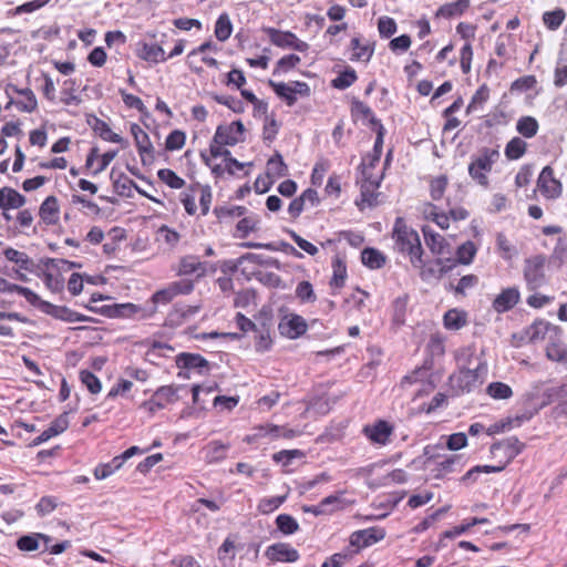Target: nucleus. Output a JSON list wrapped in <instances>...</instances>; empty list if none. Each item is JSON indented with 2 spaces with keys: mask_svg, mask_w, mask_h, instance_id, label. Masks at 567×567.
<instances>
[{
  "mask_svg": "<svg viewBox=\"0 0 567 567\" xmlns=\"http://www.w3.org/2000/svg\"><path fill=\"white\" fill-rule=\"evenodd\" d=\"M300 63V58L297 54H288L282 56L276 64L274 74L286 73Z\"/></svg>",
  "mask_w": 567,
  "mask_h": 567,
  "instance_id": "4d7b16f0",
  "label": "nucleus"
},
{
  "mask_svg": "<svg viewBox=\"0 0 567 567\" xmlns=\"http://www.w3.org/2000/svg\"><path fill=\"white\" fill-rule=\"evenodd\" d=\"M537 188L547 199H555L561 195L563 186L560 181L555 178L550 166H545L537 179Z\"/></svg>",
  "mask_w": 567,
  "mask_h": 567,
  "instance_id": "1a4fd4ad",
  "label": "nucleus"
},
{
  "mask_svg": "<svg viewBox=\"0 0 567 567\" xmlns=\"http://www.w3.org/2000/svg\"><path fill=\"white\" fill-rule=\"evenodd\" d=\"M476 246L473 241L467 240L466 243L462 244L457 250H456V259L462 265H470L475 255H476Z\"/></svg>",
  "mask_w": 567,
  "mask_h": 567,
  "instance_id": "37998d69",
  "label": "nucleus"
},
{
  "mask_svg": "<svg viewBox=\"0 0 567 567\" xmlns=\"http://www.w3.org/2000/svg\"><path fill=\"white\" fill-rule=\"evenodd\" d=\"M526 146L525 141L519 137H514L507 143L505 147V155L509 159H518L524 155Z\"/></svg>",
  "mask_w": 567,
  "mask_h": 567,
  "instance_id": "09e8293b",
  "label": "nucleus"
},
{
  "mask_svg": "<svg viewBox=\"0 0 567 567\" xmlns=\"http://www.w3.org/2000/svg\"><path fill=\"white\" fill-rule=\"evenodd\" d=\"M245 127L241 121H235L227 125H219L214 135V142L234 146L244 141Z\"/></svg>",
  "mask_w": 567,
  "mask_h": 567,
  "instance_id": "6e6552de",
  "label": "nucleus"
},
{
  "mask_svg": "<svg viewBox=\"0 0 567 567\" xmlns=\"http://www.w3.org/2000/svg\"><path fill=\"white\" fill-rule=\"evenodd\" d=\"M278 529L285 535H292L299 529L297 520L288 514H280L276 518Z\"/></svg>",
  "mask_w": 567,
  "mask_h": 567,
  "instance_id": "c03bdc74",
  "label": "nucleus"
},
{
  "mask_svg": "<svg viewBox=\"0 0 567 567\" xmlns=\"http://www.w3.org/2000/svg\"><path fill=\"white\" fill-rule=\"evenodd\" d=\"M447 186V178L445 176H439L431 182V197L434 200H439L443 197Z\"/></svg>",
  "mask_w": 567,
  "mask_h": 567,
  "instance_id": "69168bd1",
  "label": "nucleus"
},
{
  "mask_svg": "<svg viewBox=\"0 0 567 567\" xmlns=\"http://www.w3.org/2000/svg\"><path fill=\"white\" fill-rule=\"evenodd\" d=\"M196 195L197 193H193V185L179 195V199L188 215H195L197 210Z\"/></svg>",
  "mask_w": 567,
  "mask_h": 567,
  "instance_id": "052dcab7",
  "label": "nucleus"
},
{
  "mask_svg": "<svg viewBox=\"0 0 567 567\" xmlns=\"http://www.w3.org/2000/svg\"><path fill=\"white\" fill-rule=\"evenodd\" d=\"M394 426L385 420H377L373 423L367 424L362 429L363 435L368 441L378 447L388 445L391 442Z\"/></svg>",
  "mask_w": 567,
  "mask_h": 567,
  "instance_id": "39448f33",
  "label": "nucleus"
},
{
  "mask_svg": "<svg viewBox=\"0 0 567 567\" xmlns=\"http://www.w3.org/2000/svg\"><path fill=\"white\" fill-rule=\"evenodd\" d=\"M489 97V89L484 84L473 95L470 104L466 107V113H473L477 111Z\"/></svg>",
  "mask_w": 567,
  "mask_h": 567,
  "instance_id": "8fccbe9b",
  "label": "nucleus"
},
{
  "mask_svg": "<svg viewBox=\"0 0 567 567\" xmlns=\"http://www.w3.org/2000/svg\"><path fill=\"white\" fill-rule=\"evenodd\" d=\"M519 297L520 295L517 288H506L496 296L493 301V308L498 313L506 312L518 303Z\"/></svg>",
  "mask_w": 567,
  "mask_h": 567,
  "instance_id": "2eb2a0df",
  "label": "nucleus"
},
{
  "mask_svg": "<svg viewBox=\"0 0 567 567\" xmlns=\"http://www.w3.org/2000/svg\"><path fill=\"white\" fill-rule=\"evenodd\" d=\"M289 235L292 238V240L297 244V246L307 254H309L310 256H315L318 254L319 250L317 246L299 236L296 231L289 230Z\"/></svg>",
  "mask_w": 567,
  "mask_h": 567,
  "instance_id": "774afa93",
  "label": "nucleus"
},
{
  "mask_svg": "<svg viewBox=\"0 0 567 567\" xmlns=\"http://www.w3.org/2000/svg\"><path fill=\"white\" fill-rule=\"evenodd\" d=\"M523 449L524 444L516 436H511L492 444L491 453L493 455L503 453L504 457L507 460V462H509L515 458L523 451Z\"/></svg>",
  "mask_w": 567,
  "mask_h": 567,
  "instance_id": "ddd939ff",
  "label": "nucleus"
},
{
  "mask_svg": "<svg viewBox=\"0 0 567 567\" xmlns=\"http://www.w3.org/2000/svg\"><path fill=\"white\" fill-rule=\"evenodd\" d=\"M92 125L93 131L104 141L112 142V143H122L123 138L112 132L109 124L97 117H93V123L89 122Z\"/></svg>",
  "mask_w": 567,
  "mask_h": 567,
  "instance_id": "c85d7f7f",
  "label": "nucleus"
},
{
  "mask_svg": "<svg viewBox=\"0 0 567 567\" xmlns=\"http://www.w3.org/2000/svg\"><path fill=\"white\" fill-rule=\"evenodd\" d=\"M385 533L381 528L372 527L362 530H357L352 533V535L350 536V544L358 548L368 547L383 539Z\"/></svg>",
  "mask_w": 567,
  "mask_h": 567,
  "instance_id": "4468645a",
  "label": "nucleus"
},
{
  "mask_svg": "<svg viewBox=\"0 0 567 567\" xmlns=\"http://www.w3.org/2000/svg\"><path fill=\"white\" fill-rule=\"evenodd\" d=\"M267 175L271 178H280L288 175V167L280 154L277 153L268 161Z\"/></svg>",
  "mask_w": 567,
  "mask_h": 567,
  "instance_id": "f704fd0d",
  "label": "nucleus"
},
{
  "mask_svg": "<svg viewBox=\"0 0 567 567\" xmlns=\"http://www.w3.org/2000/svg\"><path fill=\"white\" fill-rule=\"evenodd\" d=\"M296 434H297V432L291 429L280 427L277 425H267V426H260L258 429V433L256 434V436L270 435L271 437L282 436L286 439H291V437L296 436Z\"/></svg>",
  "mask_w": 567,
  "mask_h": 567,
  "instance_id": "a19ab883",
  "label": "nucleus"
},
{
  "mask_svg": "<svg viewBox=\"0 0 567 567\" xmlns=\"http://www.w3.org/2000/svg\"><path fill=\"white\" fill-rule=\"evenodd\" d=\"M351 49H352V61H363L368 62L372 54L373 49L369 44L362 45L359 38H353L351 40Z\"/></svg>",
  "mask_w": 567,
  "mask_h": 567,
  "instance_id": "4c0bfd02",
  "label": "nucleus"
},
{
  "mask_svg": "<svg viewBox=\"0 0 567 567\" xmlns=\"http://www.w3.org/2000/svg\"><path fill=\"white\" fill-rule=\"evenodd\" d=\"M80 380L92 394H97L101 392V381L91 371H80Z\"/></svg>",
  "mask_w": 567,
  "mask_h": 567,
  "instance_id": "6e6d98bb",
  "label": "nucleus"
},
{
  "mask_svg": "<svg viewBox=\"0 0 567 567\" xmlns=\"http://www.w3.org/2000/svg\"><path fill=\"white\" fill-rule=\"evenodd\" d=\"M408 481V473L402 468L393 470L382 477V485H398L404 484Z\"/></svg>",
  "mask_w": 567,
  "mask_h": 567,
  "instance_id": "e2e57ef3",
  "label": "nucleus"
},
{
  "mask_svg": "<svg viewBox=\"0 0 567 567\" xmlns=\"http://www.w3.org/2000/svg\"><path fill=\"white\" fill-rule=\"evenodd\" d=\"M566 13L563 9L547 11L543 14L544 24L549 30H557L564 22Z\"/></svg>",
  "mask_w": 567,
  "mask_h": 567,
  "instance_id": "3c124183",
  "label": "nucleus"
},
{
  "mask_svg": "<svg viewBox=\"0 0 567 567\" xmlns=\"http://www.w3.org/2000/svg\"><path fill=\"white\" fill-rule=\"evenodd\" d=\"M392 238L394 249L406 255L413 268L422 269L425 266L420 236L416 230L406 225L402 217H398L394 221Z\"/></svg>",
  "mask_w": 567,
  "mask_h": 567,
  "instance_id": "f257e3e1",
  "label": "nucleus"
},
{
  "mask_svg": "<svg viewBox=\"0 0 567 567\" xmlns=\"http://www.w3.org/2000/svg\"><path fill=\"white\" fill-rule=\"evenodd\" d=\"M296 297L302 302V303H312L317 300V296L313 291L312 285L303 280L297 285L296 288Z\"/></svg>",
  "mask_w": 567,
  "mask_h": 567,
  "instance_id": "603ef678",
  "label": "nucleus"
},
{
  "mask_svg": "<svg viewBox=\"0 0 567 567\" xmlns=\"http://www.w3.org/2000/svg\"><path fill=\"white\" fill-rule=\"evenodd\" d=\"M138 56L142 60L158 63L167 60L162 47L157 44L143 43L138 50Z\"/></svg>",
  "mask_w": 567,
  "mask_h": 567,
  "instance_id": "bb28decb",
  "label": "nucleus"
},
{
  "mask_svg": "<svg viewBox=\"0 0 567 567\" xmlns=\"http://www.w3.org/2000/svg\"><path fill=\"white\" fill-rule=\"evenodd\" d=\"M351 112L353 116L368 121L374 130H378L379 125H382L380 120L374 116L372 110L359 100L352 102Z\"/></svg>",
  "mask_w": 567,
  "mask_h": 567,
  "instance_id": "393cba45",
  "label": "nucleus"
},
{
  "mask_svg": "<svg viewBox=\"0 0 567 567\" xmlns=\"http://www.w3.org/2000/svg\"><path fill=\"white\" fill-rule=\"evenodd\" d=\"M287 494L281 496L265 497L258 503V511L261 514H270L284 504L287 499Z\"/></svg>",
  "mask_w": 567,
  "mask_h": 567,
  "instance_id": "49530a36",
  "label": "nucleus"
},
{
  "mask_svg": "<svg viewBox=\"0 0 567 567\" xmlns=\"http://www.w3.org/2000/svg\"><path fill=\"white\" fill-rule=\"evenodd\" d=\"M470 7V0H457L455 2L445 3L436 11V17L452 18L463 14Z\"/></svg>",
  "mask_w": 567,
  "mask_h": 567,
  "instance_id": "c756f323",
  "label": "nucleus"
},
{
  "mask_svg": "<svg viewBox=\"0 0 567 567\" xmlns=\"http://www.w3.org/2000/svg\"><path fill=\"white\" fill-rule=\"evenodd\" d=\"M39 215L47 225H54L59 220V204L55 196H49L44 199L40 206Z\"/></svg>",
  "mask_w": 567,
  "mask_h": 567,
  "instance_id": "5701e85b",
  "label": "nucleus"
},
{
  "mask_svg": "<svg viewBox=\"0 0 567 567\" xmlns=\"http://www.w3.org/2000/svg\"><path fill=\"white\" fill-rule=\"evenodd\" d=\"M357 80L355 71L348 69L340 73L336 79L332 80V86L339 90H344L351 86Z\"/></svg>",
  "mask_w": 567,
  "mask_h": 567,
  "instance_id": "13d9d810",
  "label": "nucleus"
},
{
  "mask_svg": "<svg viewBox=\"0 0 567 567\" xmlns=\"http://www.w3.org/2000/svg\"><path fill=\"white\" fill-rule=\"evenodd\" d=\"M268 84L272 87V90L279 97L284 99L287 102L289 106H292L296 103L297 97L293 96L289 84H286L284 82H275L272 80H269Z\"/></svg>",
  "mask_w": 567,
  "mask_h": 567,
  "instance_id": "de8ad7c7",
  "label": "nucleus"
},
{
  "mask_svg": "<svg viewBox=\"0 0 567 567\" xmlns=\"http://www.w3.org/2000/svg\"><path fill=\"white\" fill-rule=\"evenodd\" d=\"M69 426V417L66 413L59 415L50 426L33 440L32 445H40L53 436L63 433Z\"/></svg>",
  "mask_w": 567,
  "mask_h": 567,
  "instance_id": "aec40b11",
  "label": "nucleus"
},
{
  "mask_svg": "<svg viewBox=\"0 0 567 567\" xmlns=\"http://www.w3.org/2000/svg\"><path fill=\"white\" fill-rule=\"evenodd\" d=\"M193 193L199 194V206L202 214H208L213 200L212 189L208 185L195 184L193 185Z\"/></svg>",
  "mask_w": 567,
  "mask_h": 567,
  "instance_id": "ea45409f",
  "label": "nucleus"
},
{
  "mask_svg": "<svg viewBox=\"0 0 567 567\" xmlns=\"http://www.w3.org/2000/svg\"><path fill=\"white\" fill-rule=\"evenodd\" d=\"M265 556L274 563H295L299 559L298 550L286 543L270 545L266 549Z\"/></svg>",
  "mask_w": 567,
  "mask_h": 567,
  "instance_id": "9b49d317",
  "label": "nucleus"
},
{
  "mask_svg": "<svg viewBox=\"0 0 567 567\" xmlns=\"http://www.w3.org/2000/svg\"><path fill=\"white\" fill-rule=\"evenodd\" d=\"M40 539H42L45 544H49L51 540L48 535L35 533L20 537L17 542V547L22 551L37 550L39 548Z\"/></svg>",
  "mask_w": 567,
  "mask_h": 567,
  "instance_id": "7c9ffc66",
  "label": "nucleus"
},
{
  "mask_svg": "<svg viewBox=\"0 0 567 567\" xmlns=\"http://www.w3.org/2000/svg\"><path fill=\"white\" fill-rule=\"evenodd\" d=\"M246 207L244 206H220L214 209V213L218 219L226 217H241L246 214Z\"/></svg>",
  "mask_w": 567,
  "mask_h": 567,
  "instance_id": "680f3d73",
  "label": "nucleus"
},
{
  "mask_svg": "<svg viewBox=\"0 0 567 567\" xmlns=\"http://www.w3.org/2000/svg\"><path fill=\"white\" fill-rule=\"evenodd\" d=\"M267 33L271 43L276 47L291 49L298 52H306L309 49V44L297 38L292 32L270 28L267 30Z\"/></svg>",
  "mask_w": 567,
  "mask_h": 567,
  "instance_id": "0eeeda50",
  "label": "nucleus"
},
{
  "mask_svg": "<svg viewBox=\"0 0 567 567\" xmlns=\"http://www.w3.org/2000/svg\"><path fill=\"white\" fill-rule=\"evenodd\" d=\"M0 292L13 293L17 292L23 296L27 301L34 307L35 302L39 301V295L27 287H22L16 284L9 282L7 279L0 277Z\"/></svg>",
  "mask_w": 567,
  "mask_h": 567,
  "instance_id": "b1692460",
  "label": "nucleus"
},
{
  "mask_svg": "<svg viewBox=\"0 0 567 567\" xmlns=\"http://www.w3.org/2000/svg\"><path fill=\"white\" fill-rule=\"evenodd\" d=\"M560 333V329L551 326L546 321H537L529 326L526 331V338L529 342H537L544 340L547 336H557Z\"/></svg>",
  "mask_w": 567,
  "mask_h": 567,
  "instance_id": "a211bd4d",
  "label": "nucleus"
},
{
  "mask_svg": "<svg viewBox=\"0 0 567 567\" xmlns=\"http://www.w3.org/2000/svg\"><path fill=\"white\" fill-rule=\"evenodd\" d=\"M560 334L549 336V342L546 346V358L553 362L567 364V347L561 341Z\"/></svg>",
  "mask_w": 567,
  "mask_h": 567,
  "instance_id": "f3484780",
  "label": "nucleus"
},
{
  "mask_svg": "<svg viewBox=\"0 0 567 567\" xmlns=\"http://www.w3.org/2000/svg\"><path fill=\"white\" fill-rule=\"evenodd\" d=\"M486 373V363L478 362L477 365L473 369L465 367L461 368L453 380L463 392H470L483 383Z\"/></svg>",
  "mask_w": 567,
  "mask_h": 567,
  "instance_id": "20e7f679",
  "label": "nucleus"
},
{
  "mask_svg": "<svg viewBox=\"0 0 567 567\" xmlns=\"http://www.w3.org/2000/svg\"><path fill=\"white\" fill-rule=\"evenodd\" d=\"M303 452L300 450H282L272 455V460L277 463H282L284 466L290 464L293 458H300Z\"/></svg>",
  "mask_w": 567,
  "mask_h": 567,
  "instance_id": "0e129e2a",
  "label": "nucleus"
},
{
  "mask_svg": "<svg viewBox=\"0 0 567 567\" xmlns=\"http://www.w3.org/2000/svg\"><path fill=\"white\" fill-rule=\"evenodd\" d=\"M444 327L449 330H458L466 323V315L457 309L449 310L443 318Z\"/></svg>",
  "mask_w": 567,
  "mask_h": 567,
  "instance_id": "c9c22d12",
  "label": "nucleus"
},
{
  "mask_svg": "<svg viewBox=\"0 0 567 567\" xmlns=\"http://www.w3.org/2000/svg\"><path fill=\"white\" fill-rule=\"evenodd\" d=\"M3 255L9 261L17 264L21 269L30 272L34 270V262L25 252L9 247L4 249Z\"/></svg>",
  "mask_w": 567,
  "mask_h": 567,
  "instance_id": "a878e982",
  "label": "nucleus"
},
{
  "mask_svg": "<svg viewBox=\"0 0 567 567\" xmlns=\"http://www.w3.org/2000/svg\"><path fill=\"white\" fill-rule=\"evenodd\" d=\"M158 178L168 185L171 188L179 189L185 185V181L179 177L174 171L168 168L159 169L157 173Z\"/></svg>",
  "mask_w": 567,
  "mask_h": 567,
  "instance_id": "5fc2aeb1",
  "label": "nucleus"
},
{
  "mask_svg": "<svg viewBox=\"0 0 567 567\" xmlns=\"http://www.w3.org/2000/svg\"><path fill=\"white\" fill-rule=\"evenodd\" d=\"M423 235L426 246L434 255H443L446 246V241L443 236L432 231L429 227H423Z\"/></svg>",
  "mask_w": 567,
  "mask_h": 567,
  "instance_id": "cd10ccee",
  "label": "nucleus"
},
{
  "mask_svg": "<svg viewBox=\"0 0 567 567\" xmlns=\"http://www.w3.org/2000/svg\"><path fill=\"white\" fill-rule=\"evenodd\" d=\"M176 364L182 369H207L209 363L208 361L200 354L197 353H188L182 352L176 357Z\"/></svg>",
  "mask_w": 567,
  "mask_h": 567,
  "instance_id": "4be33fe9",
  "label": "nucleus"
},
{
  "mask_svg": "<svg viewBox=\"0 0 567 567\" xmlns=\"http://www.w3.org/2000/svg\"><path fill=\"white\" fill-rule=\"evenodd\" d=\"M207 267L205 262H202L196 256H185L179 261L178 275L190 276L195 275L200 278L206 275Z\"/></svg>",
  "mask_w": 567,
  "mask_h": 567,
  "instance_id": "6ab92c4d",
  "label": "nucleus"
},
{
  "mask_svg": "<svg viewBox=\"0 0 567 567\" xmlns=\"http://www.w3.org/2000/svg\"><path fill=\"white\" fill-rule=\"evenodd\" d=\"M186 135L183 131L175 130L166 138L165 147L167 151H178L185 145Z\"/></svg>",
  "mask_w": 567,
  "mask_h": 567,
  "instance_id": "bf43d9fd",
  "label": "nucleus"
},
{
  "mask_svg": "<svg viewBox=\"0 0 567 567\" xmlns=\"http://www.w3.org/2000/svg\"><path fill=\"white\" fill-rule=\"evenodd\" d=\"M25 204V198L13 188L0 189V208L3 210L20 208Z\"/></svg>",
  "mask_w": 567,
  "mask_h": 567,
  "instance_id": "412c9836",
  "label": "nucleus"
},
{
  "mask_svg": "<svg viewBox=\"0 0 567 567\" xmlns=\"http://www.w3.org/2000/svg\"><path fill=\"white\" fill-rule=\"evenodd\" d=\"M362 264L371 269H379L385 264V257L374 248H364L361 252Z\"/></svg>",
  "mask_w": 567,
  "mask_h": 567,
  "instance_id": "2f4dec72",
  "label": "nucleus"
},
{
  "mask_svg": "<svg viewBox=\"0 0 567 567\" xmlns=\"http://www.w3.org/2000/svg\"><path fill=\"white\" fill-rule=\"evenodd\" d=\"M372 169L370 167H367V165H363L362 169V176L363 179L361 182V202L362 204H365L368 206H373L377 204V197L378 194L375 190L380 186V179L381 177H373L372 176Z\"/></svg>",
  "mask_w": 567,
  "mask_h": 567,
  "instance_id": "9d476101",
  "label": "nucleus"
},
{
  "mask_svg": "<svg viewBox=\"0 0 567 567\" xmlns=\"http://www.w3.org/2000/svg\"><path fill=\"white\" fill-rule=\"evenodd\" d=\"M333 276L331 278L330 285L332 287L340 288L344 285V280L347 278V266L346 262L342 261L339 257H337L332 262Z\"/></svg>",
  "mask_w": 567,
  "mask_h": 567,
  "instance_id": "a18cd8bd",
  "label": "nucleus"
},
{
  "mask_svg": "<svg viewBox=\"0 0 567 567\" xmlns=\"http://www.w3.org/2000/svg\"><path fill=\"white\" fill-rule=\"evenodd\" d=\"M278 328L281 336L297 339L307 331V322L301 316L290 315L280 321Z\"/></svg>",
  "mask_w": 567,
  "mask_h": 567,
  "instance_id": "f8f14e48",
  "label": "nucleus"
},
{
  "mask_svg": "<svg viewBox=\"0 0 567 567\" xmlns=\"http://www.w3.org/2000/svg\"><path fill=\"white\" fill-rule=\"evenodd\" d=\"M231 32H233V24H231L229 16L227 13H221L217 18V21L215 23V30H214L215 37L220 42H225L226 40H228L230 38Z\"/></svg>",
  "mask_w": 567,
  "mask_h": 567,
  "instance_id": "72a5a7b5",
  "label": "nucleus"
},
{
  "mask_svg": "<svg viewBox=\"0 0 567 567\" xmlns=\"http://www.w3.org/2000/svg\"><path fill=\"white\" fill-rule=\"evenodd\" d=\"M14 91L22 96V100L17 102V106L20 111L31 113L37 110L38 101L31 89H17Z\"/></svg>",
  "mask_w": 567,
  "mask_h": 567,
  "instance_id": "473e14b6",
  "label": "nucleus"
},
{
  "mask_svg": "<svg viewBox=\"0 0 567 567\" xmlns=\"http://www.w3.org/2000/svg\"><path fill=\"white\" fill-rule=\"evenodd\" d=\"M486 393L494 400H507L513 396L512 388L503 382H492L486 388Z\"/></svg>",
  "mask_w": 567,
  "mask_h": 567,
  "instance_id": "58836bf2",
  "label": "nucleus"
},
{
  "mask_svg": "<svg viewBox=\"0 0 567 567\" xmlns=\"http://www.w3.org/2000/svg\"><path fill=\"white\" fill-rule=\"evenodd\" d=\"M378 29L382 37L389 38L396 32V23L392 18L382 17L379 19Z\"/></svg>",
  "mask_w": 567,
  "mask_h": 567,
  "instance_id": "338daca9",
  "label": "nucleus"
},
{
  "mask_svg": "<svg viewBox=\"0 0 567 567\" xmlns=\"http://www.w3.org/2000/svg\"><path fill=\"white\" fill-rule=\"evenodd\" d=\"M34 307H37L43 313L65 322H83L86 320L85 316L69 309L68 307L55 306L49 301L41 299L40 297L39 301L35 302Z\"/></svg>",
  "mask_w": 567,
  "mask_h": 567,
  "instance_id": "423d86ee",
  "label": "nucleus"
},
{
  "mask_svg": "<svg viewBox=\"0 0 567 567\" xmlns=\"http://www.w3.org/2000/svg\"><path fill=\"white\" fill-rule=\"evenodd\" d=\"M545 267L546 257L544 255H535L525 259L523 274L524 280L529 290H536L546 285L547 277Z\"/></svg>",
  "mask_w": 567,
  "mask_h": 567,
  "instance_id": "f03ea898",
  "label": "nucleus"
},
{
  "mask_svg": "<svg viewBox=\"0 0 567 567\" xmlns=\"http://www.w3.org/2000/svg\"><path fill=\"white\" fill-rule=\"evenodd\" d=\"M123 462L118 456H115L111 462L100 464L94 470V477L99 481L105 480L111 476L115 471L123 466Z\"/></svg>",
  "mask_w": 567,
  "mask_h": 567,
  "instance_id": "e433bc0d",
  "label": "nucleus"
},
{
  "mask_svg": "<svg viewBox=\"0 0 567 567\" xmlns=\"http://www.w3.org/2000/svg\"><path fill=\"white\" fill-rule=\"evenodd\" d=\"M498 157V152L485 148L468 165L470 176L480 185L486 187L488 185L487 174L492 171L493 164Z\"/></svg>",
  "mask_w": 567,
  "mask_h": 567,
  "instance_id": "7ed1b4c3",
  "label": "nucleus"
},
{
  "mask_svg": "<svg viewBox=\"0 0 567 567\" xmlns=\"http://www.w3.org/2000/svg\"><path fill=\"white\" fill-rule=\"evenodd\" d=\"M517 131L527 138L536 135L538 131V123L532 116H524L517 122Z\"/></svg>",
  "mask_w": 567,
  "mask_h": 567,
  "instance_id": "864d4df0",
  "label": "nucleus"
},
{
  "mask_svg": "<svg viewBox=\"0 0 567 567\" xmlns=\"http://www.w3.org/2000/svg\"><path fill=\"white\" fill-rule=\"evenodd\" d=\"M214 51V52H217L219 50L218 45L216 43H214L213 41H206L204 43H202L199 47L193 49L188 55H187V61H188V65L189 68L196 72V73H199L202 71V68L199 66H196L194 65V61H193V58L199 55V54H204L206 53V51Z\"/></svg>",
  "mask_w": 567,
  "mask_h": 567,
  "instance_id": "79ce46f5",
  "label": "nucleus"
},
{
  "mask_svg": "<svg viewBox=\"0 0 567 567\" xmlns=\"http://www.w3.org/2000/svg\"><path fill=\"white\" fill-rule=\"evenodd\" d=\"M229 447L221 441H210L202 449L203 458L208 464L219 463L226 458Z\"/></svg>",
  "mask_w": 567,
  "mask_h": 567,
  "instance_id": "dca6fc26",
  "label": "nucleus"
}]
</instances>
